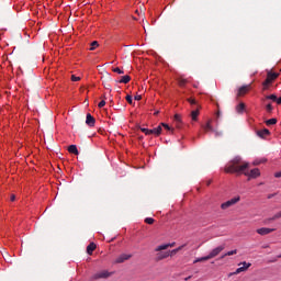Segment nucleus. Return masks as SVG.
Here are the masks:
<instances>
[{
	"mask_svg": "<svg viewBox=\"0 0 281 281\" xmlns=\"http://www.w3.org/2000/svg\"><path fill=\"white\" fill-rule=\"evenodd\" d=\"M247 168H249V162L244 161L240 156H236L226 165L224 172H227L228 175L244 173L245 177H248V181L251 179H258V177H260V169L255 168L247 171Z\"/></svg>",
	"mask_w": 281,
	"mask_h": 281,
	"instance_id": "obj_1",
	"label": "nucleus"
},
{
	"mask_svg": "<svg viewBox=\"0 0 281 281\" xmlns=\"http://www.w3.org/2000/svg\"><path fill=\"white\" fill-rule=\"evenodd\" d=\"M278 78V74L276 72H268L266 80L263 81V89H267L273 80Z\"/></svg>",
	"mask_w": 281,
	"mask_h": 281,
	"instance_id": "obj_2",
	"label": "nucleus"
},
{
	"mask_svg": "<svg viewBox=\"0 0 281 281\" xmlns=\"http://www.w3.org/2000/svg\"><path fill=\"white\" fill-rule=\"evenodd\" d=\"M238 201H240V196L237 198H233L224 203L221 204V207L223 210H227L228 207H232V205H236V203H238Z\"/></svg>",
	"mask_w": 281,
	"mask_h": 281,
	"instance_id": "obj_3",
	"label": "nucleus"
},
{
	"mask_svg": "<svg viewBox=\"0 0 281 281\" xmlns=\"http://www.w3.org/2000/svg\"><path fill=\"white\" fill-rule=\"evenodd\" d=\"M111 276H113L112 272H109L106 270H102L101 272H98L93 276L94 280H101V279H106V278H111Z\"/></svg>",
	"mask_w": 281,
	"mask_h": 281,
	"instance_id": "obj_4",
	"label": "nucleus"
},
{
	"mask_svg": "<svg viewBox=\"0 0 281 281\" xmlns=\"http://www.w3.org/2000/svg\"><path fill=\"white\" fill-rule=\"evenodd\" d=\"M225 249V245L218 246L216 248H214L213 250H211V252L207 255L209 259L212 260V258H216V256H218V254H221V251H223Z\"/></svg>",
	"mask_w": 281,
	"mask_h": 281,
	"instance_id": "obj_5",
	"label": "nucleus"
},
{
	"mask_svg": "<svg viewBox=\"0 0 281 281\" xmlns=\"http://www.w3.org/2000/svg\"><path fill=\"white\" fill-rule=\"evenodd\" d=\"M249 89H251V85L241 86L237 91V98L245 95L249 91Z\"/></svg>",
	"mask_w": 281,
	"mask_h": 281,
	"instance_id": "obj_6",
	"label": "nucleus"
},
{
	"mask_svg": "<svg viewBox=\"0 0 281 281\" xmlns=\"http://www.w3.org/2000/svg\"><path fill=\"white\" fill-rule=\"evenodd\" d=\"M273 232H276V228L262 227V228L257 229V234H259L260 236H267Z\"/></svg>",
	"mask_w": 281,
	"mask_h": 281,
	"instance_id": "obj_7",
	"label": "nucleus"
},
{
	"mask_svg": "<svg viewBox=\"0 0 281 281\" xmlns=\"http://www.w3.org/2000/svg\"><path fill=\"white\" fill-rule=\"evenodd\" d=\"M86 124L90 127L95 126V117H93V115H91V113H88L86 116Z\"/></svg>",
	"mask_w": 281,
	"mask_h": 281,
	"instance_id": "obj_8",
	"label": "nucleus"
},
{
	"mask_svg": "<svg viewBox=\"0 0 281 281\" xmlns=\"http://www.w3.org/2000/svg\"><path fill=\"white\" fill-rule=\"evenodd\" d=\"M257 135L261 139H265L266 137H269V135H271V132L268 128H263V130L257 131Z\"/></svg>",
	"mask_w": 281,
	"mask_h": 281,
	"instance_id": "obj_9",
	"label": "nucleus"
},
{
	"mask_svg": "<svg viewBox=\"0 0 281 281\" xmlns=\"http://www.w3.org/2000/svg\"><path fill=\"white\" fill-rule=\"evenodd\" d=\"M130 258H132V255L123 254L115 259V262L116 265H122V262H125V260H130Z\"/></svg>",
	"mask_w": 281,
	"mask_h": 281,
	"instance_id": "obj_10",
	"label": "nucleus"
},
{
	"mask_svg": "<svg viewBox=\"0 0 281 281\" xmlns=\"http://www.w3.org/2000/svg\"><path fill=\"white\" fill-rule=\"evenodd\" d=\"M243 265V267H239L236 269L235 273L238 274V273H243V271H247V269H249V267H251V263H247V261H244L241 263H239V266Z\"/></svg>",
	"mask_w": 281,
	"mask_h": 281,
	"instance_id": "obj_11",
	"label": "nucleus"
},
{
	"mask_svg": "<svg viewBox=\"0 0 281 281\" xmlns=\"http://www.w3.org/2000/svg\"><path fill=\"white\" fill-rule=\"evenodd\" d=\"M170 252L169 251H165V252H158L156 255V261L159 262L161 260H166V258H169Z\"/></svg>",
	"mask_w": 281,
	"mask_h": 281,
	"instance_id": "obj_12",
	"label": "nucleus"
},
{
	"mask_svg": "<svg viewBox=\"0 0 281 281\" xmlns=\"http://www.w3.org/2000/svg\"><path fill=\"white\" fill-rule=\"evenodd\" d=\"M201 105H198V108H194L193 111L191 112V119L193 122H196L199 117Z\"/></svg>",
	"mask_w": 281,
	"mask_h": 281,
	"instance_id": "obj_13",
	"label": "nucleus"
},
{
	"mask_svg": "<svg viewBox=\"0 0 281 281\" xmlns=\"http://www.w3.org/2000/svg\"><path fill=\"white\" fill-rule=\"evenodd\" d=\"M175 245H176V243L160 245L155 248V251H164V250L168 249L169 247H175Z\"/></svg>",
	"mask_w": 281,
	"mask_h": 281,
	"instance_id": "obj_14",
	"label": "nucleus"
},
{
	"mask_svg": "<svg viewBox=\"0 0 281 281\" xmlns=\"http://www.w3.org/2000/svg\"><path fill=\"white\" fill-rule=\"evenodd\" d=\"M95 244L94 243H90L88 246H87V254L89 256H92L93 255V251H95Z\"/></svg>",
	"mask_w": 281,
	"mask_h": 281,
	"instance_id": "obj_15",
	"label": "nucleus"
},
{
	"mask_svg": "<svg viewBox=\"0 0 281 281\" xmlns=\"http://www.w3.org/2000/svg\"><path fill=\"white\" fill-rule=\"evenodd\" d=\"M119 82H120L121 85H128V82H131V76L125 75V76L121 77V79L119 80Z\"/></svg>",
	"mask_w": 281,
	"mask_h": 281,
	"instance_id": "obj_16",
	"label": "nucleus"
},
{
	"mask_svg": "<svg viewBox=\"0 0 281 281\" xmlns=\"http://www.w3.org/2000/svg\"><path fill=\"white\" fill-rule=\"evenodd\" d=\"M189 104H191L192 109H198L199 108V102H196V99L189 98L187 99Z\"/></svg>",
	"mask_w": 281,
	"mask_h": 281,
	"instance_id": "obj_17",
	"label": "nucleus"
},
{
	"mask_svg": "<svg viewBox=\"0 0 281 281\" xmlns=\"http://www.w3.org/2000/svg\"><path fill=\"white\" fill-rule=\"evenodd\" d=\"M68 153H71L72 155H78V147L76 145H70L68 147Z\"/></svg>",
	"mask_w": 281,
	"mask_h": 281,
	"instance_id": "obj_18",
	"label": "nucleus"
},
{
	"mask_svg": "<svg viewBox=\"0 0 281 281\" xmlns=\"http://www.w3.org/2000/svg\"><path fill=\"white\" fill-rule=\"evenodd\" d=\"M267 126H273V124H278V119H269L266 121Z\"/></svg>",
	"mask_w": 281,
	"mask_h": 281,
	"instance_id": "obj_19",
	"label": "nucleus"
},
{
	"mask_svg": "<svg viewBox=\"0 0 281 281\" xmlns=\"http://www.w3.org/2000/svg\"><path fill=\"white\" fill-rule=\"evenodd\" d=\"M203 130L205 131V133H209V131H214L210 121L206 123V125L203 126Z\"/></svg>",
	"mask_w": 281,
	"mask_h": 281,
	"instance_id": "obj_20",
	"label": "nucleus"
},
{
	"mask_svg": "<svg viewBox=\"0 0 281 281\" xmlns=\"http://www.w3.org/2000/svg\"><path fill=\"white\" fill-rule=\"evenodd\" d=\"M236 254H238V250L235 249V250H231V251H227L226 254H224L221 258H225L226 256H236Z\"/></svg>",
	"mask_w": 281,
	"mask_h": 281,
	"instance_id": "obj_21",
	"label": "nucleus"
},
{
	"mask_svg": "<svg viewBox=\"0 0 281 281\" xmlns=\"http://www.w3.org/2000/svg\"><path fill=\"white\" fill-rule=\"evenodd\" d=\"M205 260H210L209 255L205 257L198 258L193 262H194V265H196V262H205Z\"/></svg>",
	"mask_w": 281,
	"mask_h": 281,
	"instance_id": "obj_22",
	"label": "nucleus"
},
{
	"mask_svg": "<svg viewBox=\"0 0 281 281\" xmlns=\"http://www.w3.org/2000/svg\"><path fill=\"white\" fill-rule=\"evenodd\" d=\"M100 44L98 43V41H93L91 44H90V52H93L97 47H99Z\"/></svg>",
	"mask_w": 281,
	"mask_h": 281,
	"instance_id": "obj_23",
	"label": "nucleus"
},
{
	"mask_svg": "<svg viewBox=\"0 0 281 281\" xmlns=\"http://www.w3.org/2000/svg\"><path fill=\"white\" fill-rule=\"evenodd\" d=\"M178 85H179V87H186V85H188V80L183 79V78H179Z\"/></svg>",
	"mask_w": 281,
	"mask_h": 281,
	"instance_id": "obj_24",
	"label": "nucleus"
},
{
	"mask_svg": "<svg viewBox=\"0 0 281 281\" xmlns=\"http://www.w3.org/2000/svg\"><path fill=\"white\" fill-rule=\"evenodd\" d=\"M236 111H237V113H243V111H245V103H239L236 106Z\"/></svg>",
	"mask_w": 281,
	"mask_h": 281,
	"instance_id": "obj_25",
	"label": "nucleus"
},
{
	"mask_svg": "<svg viewBox=\"0 0 281 281\" xmlns=\"http://www.w3.org/2000/svg\"><path fill=\"white\" fill-rule=\"evenodd\" d=\"M173 119H175V122H177L178 123V128L181 126L180 124H181V116H180V114H175V116H173Z\"/></svg>",
	"mask_w": 281,
	"mask_h": 281,
	"instance_id": "obj_26",
	"label": "nucleus"
},
{
	"mask_svg": "<svg viewBox=\"0 0 281 281\" xmlns=\"http://www.w3.org/2000/svg\"><path fill=\"white\" fill-rule=\"evenodd\" d=\"M266 100H272V102H277L278 97L276 94H270L266 97Z\"/></svg>",
	"mask_w": 281,
	"mask_h": 281,
	"instance_id": "obj_27",
	"label": "nucleus"
},
{
	"mask_svg": "<svg viewBox=\"0 0 281 281\" xmlns=\"http://www.w3.org/2000/svg\"><path fill=\"white\" fill-rule=\"evenodd\" d=\"M161 126H164V128H166V131H170L171 133H175V128L170 127V125H168L166 123H161Z\"/></svg>",
	"mask_w": 281,
	"mask_h": 281,
	"instance_id": "obj_28",
	"label": "nucleus"
},
{
	"mask_svg": "<svg viewBox=\"0 0 281 281\" xmlns=\"http://www.w3.org/2000/svg\"><path fill=\"white\" fill-rule=\"evenodd\" d=\"M145 223H147V225H153V223H155V218L147 217V218H145Z\"/></svg>",
	"mask_w": 281,
	"mask_h": 281,
	"instance_id": "obj_29",
	"label": "nucleus"
},
{
	"mask_svg": "<svg viewBox=\"0 0 281 281\" xmlns=\"http://www.w3.org/2000/svg\"><path fill=\"white\" fill-rule=\"evenodd\" d=\"M125 100L128 102V104H133V97L131 94H127Z\"/></svg>",
	"mask_w": 281,
	"mask_h": 281,
	"instance_id": "obj_30",
	"label": "nucleus"
},
{
	"mask_svg": "<svg viewBox=\"0 0 281 281\" xmlns=\"http://www.w3.org/2000/svg\"><path fill=\"white\" fill-rule=\"evenodd\" d=\"M142 133H144L145 135H150V130L146 128V127H140Z\"/></svg>",
	"mask_w": 281,
	"mask_h": 281,
	"instance_id": "obj_31",
	"label": "nucleus"
},
{
	"mask_svg": "<svg viewBox=\"0 0 281 281\" xmlns=\"http://www.w3.org/2000/svg\"><path fill=\"white\" fill-rule=\"evenodd\" d=\"M112 71H114V74H120V75L124 74V70H122V69H120L117 67L113 68Z\"/></svg>",
	"mask_w": 281,
	"mask_h": 281,
	"instance_id": "obj_32",
	"label": "nucleus"
},
{
	"mask_svg": "<svg viewBox=\"0 0 281 281\" xmlns=\"http://www.w3.org/2000/svg\"><path fill=\"white\" fill-rule=\"evenodd\" d=\"M266 109H267L268 113H271V111H273V105H271V103H268L266 105Z\"/></svg>",
	"mask_w": 281,
	"mask_h": 281,
	"instance_id": "obj_33",
	"label": "nucleus"
},
{
	"mask_svg": "<svg viewBox=\"0 0 281 281\" xmlns=\"http://www.w3.org/2000/svg\"><path fill=\"white\" fill-rule=\"evenodd\" d=\"M278 218H281V211L272 216V221H278Z\"/></svg>",
	"mask_w": 281,
	"mask_h": 281,
	"instance_id": "obj_34",
	"label": "nucleus"
},
{
	"mask_svg": "<svg viewBox=\"0 0 281 281\" xmlns=\"http://www.w3.org/2000/svg\"><path fill=\"white\" fill-rule=\"evenodd\" d=\"M71 80H72V82H79L80 77H77L76 75H72Z\"/></svg>",
	"mask_w": 281,
	"mask_h": 281,
	"instance_id": "obj_35",
	"label": "nucleus"
},
{
	"mask_svg": "<svg viewBox=\"0 0 281 281\" xmlns=\"http://www.w3.org/2000/svg\"><path fill=\"white\" fill-rule=\"evenodd\" d=\"M161 131H162L161 125H159L158 127H156V135H157V136L161 135Z\"/></svg>",
	"mask_w": 281,
	"mask_h": 281,
	"instance_id": "obj_36",
	"label": "nucleus"
},
{
	"mask_svg": "<svg viewBox=\"0 0 281 281\" xmlns=\"http://www.w3.org/2000/svg\"><path fill=\"white\" fill-rule=\"evenodd\" d=\"M106 105V101L102 100L101 102H99L98 106L99 109H102L103 106Z\"/></svg>",
	"mask_w": 281,
	"mask_h": 281,
	"instance_id": "obj_37",
	"label": "nucleus"
},
{
	"mask_svg": "<svg viewBox=\"0 0 281 281\" xmlns=\"http://www.w3.org/2000/svg\"><path fill=\"white\" fill-rule=\"evenodd\" d=\"M170 255L169 256H176V254H179V249H173L171 251H168Z\"/></svg>",
	"mask_w": 281,
	"mask_h": 281,
	"instance_id": "obj_38",
	"label": "nucleus"
},
{
	"mask_svg": "<svg viewBox=\"0 0 281 281\" xmlns=\"http://www.w3.org/2000/svg\"><path fill=\"white\" fill-rule=\"evenodd\" d=\"M272 221H276V220H273V217H270V218H266L265 220V225H269V223H271Z\"/></svg>",
	"mask_w": 281,
	"mask_h": 281,
	"instance_id": "obj_39",
	"label": "nucleus"
},
{
	"mask_svg": "<svg viewBox=\"0 0 281 281\" xmlns=\"http://www.w3.org/2000/svg\"><path fill=\"white\" fill-rule=\"evenodd\" d=\"M157 130H156V127L155 128H153V130H149V132H150V135H157V132H156Z\"/></svg>",
	"mask_w": 281,
	"mask_h": 281,
	"instance_id": "obj_40",
	"label": "nucleus"
},
{
	"mask_svg": "<svg viewBox=\"0 0 281 281\" xmlns=\"http://www.w3.org/2000/svg\"><path fill=\"white\" fill-rule=\"evenodd\" d=\"M274 177H276V179H280V178H281V171L276 172V173H274Z\"/></svg>",
	"mask_w": 281,
	"mask_h": 281,
	"instance_id": "obj_41",
	"label": "nucleus"
},
{
	"mask_svg": "<svg viewBox=\"0 0 281 281\" xmlns=\"http://www.w3.org/2000/svg\"><path fill=\"white\" fill-rule=\"evenodd\" d=\"M10 201H16V195L11 194V196H10Z\"/></svg>",
	"mask_w": 281,
	"mask_h": 281,
	"instance_id": "obj_42",
	"label": "nucleus"
},
{
	"mask_svg": "<svg viewBox=\"0 0 281 281\" xmlns=\"http://www.w3.org/2000/svg\"><path fill=\"white\" fill-rule=\"evenodd\" d=\"M134 100H136V101L142 100V95H139V94H138V95H135V97H134Z\"/></svg>",
	"mask_w": 281,
	"mask_h": 281,
	"instance_id": "obj_43",
	"label": "nucleus"
},
{
	"mask_svg": "<svg viewBox=\"0 0 281 281\" xmlns=\"http://www.w3.org/2000/svg\"><path fill=\"white\" fill-rule=\"evenodd\" d=\"M277 104H281V97L280 98H277Z\"/></svg>",
	"mask_w": 281,
	"mask_h": 281,
	"instance_id": "obj_44",
	"label": "nucleus"
},
{
	"mask_svg": "<svg viewBox=\"0 0 281 281\" xmlns=\"http://www.w3.org/2000/svg\"><path fill=\"white\" fill-rule=\"evenodd\" d=\"M274 195H276V193L269 194L268 199H273Z\"/></svg>",
	"mask_w": 281,
	"mask_h": 281,
	"instance_id": "obj_45",
	"label": "nucleus"
},
{
	"mask_svg": "<svg viewBox=\"0 0 281 281\" xmlns=\"http://www.w3.org/2000/svg\"><path fill=\"white\" fill-rule=\"evenodd\" d=\"M182 248H183V246H179L178 248H176V249H178V251H181L182 250Z\"/></svg>",
	"mask_w": 281,
	"mask_h": 281,
	"instance_id": "obj_46",
	"label": "nucleus"
},
{
	"mask_svg": "<svg viewBox=\"0 0 281 281\" xmlns=\"http://www.w3.org/2000/svg\"><path fill=\"white\" fill-rule=\"evenodd\" d=\"M191 279H192V276H189L184 280L188 281V280H191Z\"/></svg>",
	"mask_w": 281,
	"mask_h": 281,
	"instance_id": "obj_47",
	"label": "nucleus"
},
{
	"mask_svg": "<svg viewBox=\"0 0 281 281\" xmlns=\"http://www.w3.org/2000/svg\"><path fill=\"white\" fill-rule=\"evenodd\" d=\"M259 164H260V162H258V161H255V162H254V166H258Z\"/></svg>",
	"mask_w": 281,
	"mask_h": 281,
	"instance_id": "obj_48",
	"label": "nucleus"
},
{
	"mask_svg": "<svg viewBox=\"0 0 281 281\" xmlns=\"http://www.w3.org/2000/svg\"><path fill=\"white\" fill-rule=\"evenodd\" d=\"M106 89H110L111 88V86L110 85H108V86H104Z\"/></svg>",
	"mask_w": 281,
	"mask_h": 281,
	"instance_id": "obj_49",
	"label": "nucleus"
},
{
	"mask_svg": "<svg viewBox=\"0 0 281 281\" xmlns=\"http://www.w3.org/2000/svg\"><path fill=\"white\" fill-rule=\"evenodd\" d=\"M210 183H212V181H209V182H207V186H210Z\"/></svg>",
	"mask_w": 281,
	"mask_h": 281,
	"instance_id": "obj_50",
	"label": "nucleus"
},
{
	"mask_svg": "<svg viewBox=\"0 0 281 281\" xmlns=\"http://www.w3.org/2000/svg\"><path fill=\"white\" fill-rule=\"evenodd\" d=\"M277 258H281V255L277 256Z\"/></svg>",
	"mask_w": 281,
	"mask_h": 281,
	"instance_id": "obj_51",
	"label": "nucleus"
}]
</instances>
